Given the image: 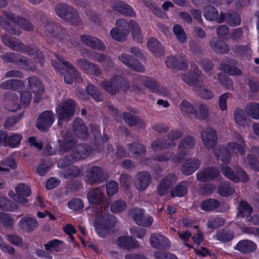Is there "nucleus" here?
Returning <instances> with one entry per match:
<instances>
[{"label": "nucleus", "instance_id": "f257e3e1", "mask_svg": "<svg viewBox=\"0 0 259 259\" xmlns=\"http://www.w3.org/2000/svg\"><path fill=\"white\" fill-rule=\"evenodd\" d=\"M55 11L58 17L73 26H78L82 24L78 11L68 4L61 3L57 4Z\"/></svg>", "mask_w": 259, "mask_h": 259}, {"label": "nucleus", "instance_id": "f03ea898", "mask_svg": "<svg viewBox=\"0 0 259 259\" xmlns=\"http://www.w3.org/2000/svg\"><path fill=\"white\" fill-rule=\"evenodd\" d=\"M75 110L74 101L68 99L61 102L56 108V112L58 116V125H62L63 121H68L73 117Z\"/></svg>", "mask_w": 259, "mask_h": 259}, {"label": "nucleus", "instance_id": "7ed1b4c3", "mask_svg": "<svg viewBox=\"0 0 259 259\" xmlns=\"http://www.w3.org/2000/svg\"><path fill=\"white\" fill-rule=\"evenodd\" d=\"M116 222L113 215H99L95 219L94 226L97 234L101 237H105L109 234V230L115 226Z\"/></svg>", "mask_w": 259, "mask_h": 259}, {"label": "nucleus", "instance_id": "20e7f679", "mask_svg": "<svg viewBox=\"0 0 259 259\" xmlns=\"http://www.w3.org/2000/svg\"><path fill=\"white\" fill-rule=\"evenodd\" d=\"M116 27L110 31L111 36L115 40L123 42L127 39L130 32V21L124 19H119L116 22Z\"/></svg>", "mask_w": 259, "mask_h": 259}, {"label": "nucleus", "instance_id": "39448f33", "mask_svg": "<svg viewBox=\"0 0 259 259\" xmlns=\"http://www.w3.org/2000/svg\"><path fill=\"white\" fill-rule=\"evenodd\" d=\"M55 121V114L51 110H46L38 116L36 126L41 132H47Z\"/></svg>", "mask_w": 259, "mask_h": 259}, {"label": "nucleus", "instance_id": "423d86ee", "mask_svg": "<svg viewBox=\"0 0 259 259\" xmlns=\"http://www.w3.org/2000/svg\"><path fill=\"white\" fill-rule=\"evenodd\" d=\"M104 176L103 169L98 166H92L87 171L85 181L88 185H93L95 183L103 182Z\"/></svg>", "mask_w": 259, "mask_h": 259}, {"label": "nucleus", "instance_id": "0eeeda50", "mask_svg": "<svg viewBox=\"0 0 259 259\" xmlns=\"http://www.w3.org/2000/svg\"><path fill=\"white\" fill-rule=\"evenodd\" d=\"M45 28L47 34L52 37L63 40L66 37V30L58 24L53 22H47Z\"/></svg>", "mask_w": 259, "mask_h": 259}, {"label": "nucleus", "instance_id": "6e6552de", "mask_svg": "<svg viewBox=\"0 0 259 259\" xmlns=\"http://www.w3.org/2000/svg\"><path fill=\"white\" fill-rule=\"evenodd\" d=\"M201 138L205 148L207 149L215 146L218 142L217 132L212 127L203 129L201 133Z\"/></svg>", "mask_w": 259, "mask_h": 259}, {"label": "nucleus", "instance_id": "1a4fd4ad", "mask_svg": "<svg viewBox=\"0 0 259 259\" xmlns=\"http://www.w3.org/2000/svg\"><path fill=\"white\" fill-rule=\"evenodd\" d=\"M132 215L136 224L140 226L148 227L153 222V219L151 217H145L144 210L140 208H134L130 211Z\"/></svg>", "mask_w": 259, "mask_h": 259}, {"label": "nucleus", "instance_id": "9d476101", "mask_svg": "<svg viewBox=\"0 0 259 259\" xmlns=\"http://www.w3.org/2000/svg\"><path fill=\"white\" fill-rule=\"evenodd\" d=\"M152 177L147 171H141L138 172L135 178L134 185L139 191L145 190L151 182Z\"/></svg>", "mask_w": 259, "mask_h": 259}, {"label": "nucleus", "instance_id": "9b49d317", "mask_svg": "<svg viewBox=\"0 0 259 259\" xmlns=\"http://www.w3.org/2000/svg\"><path fill=\"white\" fill-rule=\"evenodd\" d=\"M3 42L14 51L25 53L29 49L20 40L15 37H11L6 34L2 36Z\"/></svg>", "mask_w": 259, "mask_h": 259}, {"label": "nucleus", "instance_id": "f8f14e48", "mask_svg": "<svg viewBox=\"0 0 259 259\" xmlns=\"http://www.w3.org/2000/svg\"><path fill=\"white\" fill-rule=\"evenodd\" d=\"M80 41L85 46L100 51H105L106 47L98 38L88 34H82L80 36Z\"/></svg>", "mask_w": 259, "mask_h": 259}, {"label": "nucleus", "instance_id": "ddd939ff", "mask_svg": "<svg viewBox=\"0 0 259 259\" xmlns=\"http://www.w3.org/2000/svg\"><path fill=\"white\" fill-rule=\"evenodd\" d=\"M118 58L123 64L133 70L139 72H144V67L133 56L122 53L118 56Z\"/></svg>", "mask_w": 259, "mask_h": 259}, {"label": "nucleus", "instance_id": "4468645a", "mask_svg": "<svg viewBox=\"0 0 259 259\" xmlns=\"http://www.w3.org/2000/svg\"><path fill=\"white\" fill-rule=\"evenodd\" d=\"M74 134L77 137L85 140L88 137L89 132L82 119L76 118L72 123Z\"/></svg>", "mask_w": 259, "mask_h": 259}, {"label": "nucleus", "instance_id": "2eb2a0df", "mask_svg": "<svg viewBox=\"0 0 259 259\" xmlns=\"http://www.w3.org/2000/svg\"><path fill=\"white\" fill-rule=\"evenodd\" d=\"M149 241L151 246L155 248L165 249L170 245V242L165 237L158 233L152 234Z\"/></svg>", "mask_w": 259, "mask_h": 259}, {"label": "nucleus", "instance_id": "dca6fc26", "mask_svg": "<svg viewBox=\"0 0 259 259\" xmlns=\"http://www.w3.org/2000/svg\"><path fill=\"white\" fill-rule=\"evenodd\" d=\"M219 175L217 169L210 167L199 171L196 174V178L200 182H205L215 179Z\"/></svg>", "mask_w": 259, "mask_h": 259}, {"label": "nucleus", "instance_id": "f3484780", "mask_svg": "<svg viewBox=\"0 0 259 259\" xmlns=\"http://www.w3.org/2000/svg\"><path fill=\"white\" fill-rule=\"evenodd\" d=\"M200 164L201 161L198 159H187L182 166L181 172L185 176L191 175L199 168Z\"/></svg>", "mask_w": 259, "mask_h": 259}, {"label": "nucleus", "instance_id": "a211bd4d", "mask_svg": "<svg viewBox=\"0 0 259 259\" xmlns=\"http://www.w3.org/2000/svg\"><path fill=\"white\" fill-rule=\"evenodd\" d=\"M165 64L169 68L179 69H183L188 66L187 60L182 56H169L165 61Z\"/></svg>", "mask_w": 259, "mask_h": 259}, {"label": "nucleus", "instance_id": "6ab92c4d", "mask_svg": "<svg viewBox=\"0 0 259 259\" xmlns=\"http://www.w3.org/2000/svg\"><path fill=\"white\" fill-rule=\"evenodd\" d=\"M87 198L90 204H101L104 200L103 193L100 188H94L88 192Z\"/></svg>", "mask_w": 259, "mask_h": 259}, {"label": "nucleus", "instance_id": "aec40b11", "mask_svg": "<svg viewBox=\"0 0 259 259\" xmlns=\"http://www.w3.org/2000/svg\"><path fill=\"white\" fill-rule=\"evenodd\" d=\"M116 244L121 248L126 250L136 248L140 245L137 240L131 236H126L118 238Z\"/></svg>", "mask_w": 259, "mask_h": 259}, {"label": "nucleus", "instance_id": "412c9836", "mask_svg": "<svg viewBox=\"0 0 259 259\" xmlns=\"http://www.w3.org/2000/svg\"><path fill=\"white\" fill-rule=\"evenodd\" d=\"M92 149L87 144L77 145L72 151L76 160L79 161L81 159L88 157L91 153Z\"/></svg>", "mask_w": 259, "mask_h": 259}, {"label": "nucleus", "instance_id": "4be33fe9", "mask_svg": "<svg viewBox=\"0 0 259 259\" xmlns=\"http://www.w3.org/2000/svg\"><path fill=\"white\" fill-rule=\"evenodd\" d=\"M210 48L216 53L225 54L228 53L229 51V46L224 41L212 37L209 42Z\"/></svg>", "mask_w": 259, "mask_h": 259}, {"label": "nucleus", "instance_id": "5701e85b", "mask_svg": "<svg viewBox=\"0 0 259 259\" xmlns=\"http://www.w3.org/2000/svg\"><path fill=\"white\" fill-rule=\"evenodd\" d=\"M123 118L125 122L130 126L138 125L139 128H144L145 127L146 123L142 118L133 115L129 112H124Z\"/></svg>", "mask_w": 259, "mask_h": 259}, {"label": "nucleus", "instance_id": "b1692460", "mask_svg": "<svg viewBox=\"0 0 259 259\" xmlns=\"http://www.w3.org/2000/svg\"><path fill=\"white\" fill-rule=\"evenodd\" d=\"M112 9L124 15L133 17L136 14L133 9L127 4L121 1L114 2Z\"/></svg>", "mask_w": 259, "mask_h": 259}, {"label": "nucleus", "instance_id": "393cba45", "mask_svg": "<svg viewBox=\"0 0 259 259\" xmlns=\"http://www.w3.org/2000/svg\"><path fill=\"white\" fill-rule=\"evenodd\" d=\"M19 227L23 231L30 232L33 231L37 226V222L33 218L24 217L19 222Z\"/></svg>", "mask_w": 259, "mask_h": 259}, {"label": "nucleus", "instance_id": "a878e982", "mask_svg": "<svg viewBox=\"0 0 259 259\" xmlns=\"http://www.w3.org/2000/svg\"><path fill=\"white\" fill-rule=\"evenodd\" d=\"M234 249L242 253H247L254 251L256 249V245L252 241L243 240L239 241Z\"/></svg>", "mask_w": 259, "mask_h": 259}, {"label": "nucleus", "instance_id": "bb28decb", "mask_svg": "<svg viewBox=\"0 0 259 259\" xmlns=\"http://www.w3.org/2000/svg\"><path fill=\"white\" fill-rule=\"evenodd\" d=\"M116 75L111 77L109 80L103 81L101 85L107 93L111 95H115L117 92Z\"/></svg>", "mask_w": 259, "mask_h": 259}, {"label": "nucleus", "instance_id": "cd10ccee", "mask_svg": "<svg viewBox=\"0 0 259 259\" xmlns=\"http://www.w3.org/2000/svg\"><path fill=\"white\" fill-rule=\"evenodd\" d=\"M145 85L150 89L152 92L162 95H167L169 93L168 90L163 88H161L160 84L156 81L150 78H147L144 81Z\"/></svg>", "mask_w": 259, "mask_h": 259}, {"label": "nucleus", "instance_id": "c85d7f7f", "mask_svg": "<svg viewBox=\"0 0 259 259\" xmlns=\"http://www.w3.org/2000/svg\"><path fill=\"white\" fill-rule=\"evenodd\" d=\"M182 79L188 84L196 88L202 86L203 81L199 80V75L193 71L184 74L182 77Z\"/></svg>", "mask_w": 259, "mask_h": 259}, {"label": "nucleus", "instance_id": "c756f323", "mask_svg": "<svg viewBox=\"0 0 259 259\" xmlns=\"http://www.w3.org/2000/svg\"><path fill=\"white\" fill-rule=\"evenodd\" d=\"M213 153L218 159L224 163H229L231 156L228 149L224 146H219L213 149Z\"/></svg>", "mask_w": 259, "mask_h": 259}, {"label": "nucleus", "instance_id": "7c9ffc66", "mask_svg": "<svg viewBox=\"0 0 259 259\" xmlns=\"http://www.w3.org/2000/svg\"><path fill=\"white\" fill-rule=\"evenodd\" d=\"M6 100L8 102L6 108L10 111L14 112L20 108L18 98L14 93H8L6 96Z\"/></svg>", "mask_w": 259, "mask_h": 259}, {"label": "nucleus", "instance_id": "2f4dec72", "mask_svg": "<svg viewBox=\"0 0 259 259\" xmlns=\"http://www.w3.org/2000/svg\"><path fill=\"white\" fill-rule=\"evenodd\" d=\"M27 80L32 92L38 95H41L44 92V87L37 77L31 76L28 77Z\"/></svg>", "mask_w": 259, "mask_h": 259}, {"label": "nucleus", "instance_id": "473e14b6", "mask_svg": "<svg viewBox=\"0 0 259 259\" xmlns=\"http://www.w3.org/2000/svg\"><path fill=\"white\" fill-rule=\"evenodd\" d=\"M76 141L74 138L69 136V133H67L64 138L63 141L60 143V151L68 152L75 146Z\"/></svg>", "mask_w": 259, "mask_h": 259}, {"label": "nucleus", "instance_id": "72a5a7b5", "mask_svg": "<svg viewBox=\"0 0 259 259\" xmlns=\"http://www.w3.org/2000/svg\"><path fill=\"white\" fill-rule=\"evenodd\" d=\"M237 209V217L242 218L245 217L248 218L253 211L252 206L247 202L242 200L240 201Z\"/></svg>", "mask_w": 259, "mask_h": 259}, {"label": "nucleus", "instance_id": "f704fd0d", "mask_svg": "<svg viewBox=\"0 0 259 259\" xmlns=\"http://www.w3.org/2000/svg\"><path fill=\"white\" fill-rule=\"evenodd\" d=\"M175 145L176 143L174 142H167L165 140L157 139L152 143L151 147L153 150L158 151L168 149Z\"/></svg>", "mask_w": 259, "mask_h": 259}, {"label": "nucleus", "instance_id": "c9c22d12", "mask_svg": "<svg viewBox=\"0 0 259 259\" xmlns=\"http://www.w3.org/2000/svg\"><path fill=\"white\" fill-rule=\"evenodd\" d=\"M130 24L134 40L138 43H142L143 37L139 24L134 20H130Z\"/></svg>", "mask_w": 259, "mask_h": 259}, {"label": "nucleus", "instance_id": "e433bc0d", "mask_svg": "<svg viewBox=\"0 0 259 259\" xmlns=\"http://www.w3.org/2000/svg\"><path fill=\"white\" fill-rule=\"evenodd\" d=\"M189 186V184L186 181H183L178 184L171 190L170 192V196L172 197H182L185 196L188 191L187 187Z\"/></svg>", "mask_w": 259, "mask_h": 259}, {"label": "nucleus", "instance_id": "4c0bfd02", "mask_svg": "<svg viewBox=\"0 0 259 259\" xmlns=\"http://www.w3.org/2000/svg\"><path fill=\"white\" fill-rule=\"evenodd\" d=\"M17 65L26 70L34 72L36 70V66L34 62L26 57L20 55Z\"/></svg>", "mask_w": 259, "mask_h": 259}, {"label": "nucleus", "instance_id": "58836bf2", "mask_svg": "<svg viewBox=\"0 0 259 259\" xmlns=\"http://www.w3.org/2000/svg\"><path fill=\"white\" fill-rule=\"evenodd\" d=\"M10 21L11 20L5 18L3 16H0V25L10 34L19 35L20 32L16 30L14 26L11 24Z\"/></svg>", "mask_w": 259, "mask_h": 259}, {"label": "nucleus", "instance_id": "ea45409f", "mask_svg": "<svg viewBox=\"0 0 259 259\" xmlns=\"http://www.w3.org/2000/svg\"><path fill=\"white\" fill-rule=\"evenodd\" d=\"M246 114L253 119H259V104L251 102L245 107Z\"/></svg>", "mask_w": 259, "mask_h": 259}, {"label": "nucleus", "instance_id": "a19ab883", "mask_svg": "<svg viewBox=\"0 0 259 259\" xmlns=\"http://www.w3.org/2000/svg\"><path fill=\"white\" fill-rule=\"evenodd\" d=\"M127 150L132 155H139L145 153V148L141 144L137 142L128 144Z\"/></svg>", "mask_w": 259, "mask_h": 259}, {"label": "nucleus", "instance_id": "79ce46f5", "mask_svg": "<svg viewBox=\"0 0 259 259\" xmlns=\"http://www.w3.org/2000/svg\"><path fill=\"white\" fill-rule=\"evenodd\" d=\"M220 202L218 200L209 198L202 202L201 208L206 211H211L218 208Z\"/></svg>", "mask_w": 259, "mask_h": 259}, {"label": "nucleus", "instance_id": "37998d69", "mask_svg": "<svg viewBox=\"0 0 259 259\" xmlns=\"http://www.w3.org/2000/svg\"><path fill=\"white\" fill-rule=\"evenodd\" d=\"M147 46L149 50L156 56L161 55L163 52V49L160 42L155 39H150L147 42Z\"/></svg>", "mask_w": 259, "mask_h": 259}, {"label": "nucleus", "instance_id": "c03bdc74", "mask_svg": "<svg viewBox=\"0 0 259 259\" xmlns=\"http://www.w3.org/2000/svg\"><path fill=\"white\" fill-rule=\"evenodd\" d=\"M216 238L221 242H227L233 239L234 233L230 230H221L217 232Z\"/></svg>", "mask_w": 259, "mask_h": 259}, {"label": "nucleus", "instance_id": "a18cd8bd", "mask_svg": "<svg viewBox=\"0 0 259 259\" xmlns=\"http://www.w3.org/2000/svg\"><path fill=\"white\" fill-rule=\"evenodd\" d=\"M219 68L220 70L230 75H240L242 73L240 69L226 63L220 64Z\"/></svg>", "mask_w": 259, "mask_h": 259}, {"label": "nucleus", "instance_id": "49530a36", "mask_svg": "<svg viewBox=\"0 0 259 259\" xmlns=\"http://www.w3.org/2000/svg\"><path fill=\"white\" fill-rule=\"evenodd\" d=\"M217 76L219 81L223 87L229 90H234V87L233 81L229 77L221 72L219 73Z\"/></svg>", "mask_w": 259, "mask_h": 259}, {"label": "nucleus", "instance_id": "de8ad7c7", "mask_svg": "<svg viewBox=\"0 0 259 259\" xmlns=\"http://www.w3.org/2000/svg\"><path fill=\"white\" fill-rule=\"evenodd\" d=\"M117 92L126 93L129 90L130 85L127 78L122 76L116 75Z\"/></svg>", "mask_w": 259, "mask_h": 259}, {"label": "nucleus", "instance_id": "09e8293b", "mask_svg": "<svg viewBox=\"0 0 259 259\" xmlns=\"http://www.w3.org/2000/svg\"><path fill=\"white\" fill-rule=\"evenodd\" d=\"M234 120L237 124L240 125H244L246 124L247 117L245 111L236 109L234 111Z\"/></svg>", "mask_w": 259, "mask_h": 259}, {"label": "nucleus", "instance_id": "8fccbe9b", "mask_svg": "<svg viewBox=\"0 0 259 259\" xmlns=\"http://www.w3.org/2000/svg\"><path fill=\"white\" fill-rule=\"evenodd\" d=\"M86 91L96 101L100 102L103 100V96L99 90L93 84H89Z\"/></svg>", "mask_w": 259, "mask_h": 259}, {"label": "nucleus", "instance_id": "3c124183", "mask_svg": "<svg viewBox=\"0 0 259 259\" xmlns=\"http://www.w3.org/2000/svg\"><path fill=\"white\" fill-rule=\"evenodd\" d=\"M127 207L126 203L121 199L113 202L110 207L111 211L114 213H119L124 210Z\"/></svg>", "mask_w": 259, "mask_h": 259}, {"label": "nucleus", "instance_id": "603ef678", "mask_svg": "<svg viewBox=\"0 0 259 259\" xmlns=\"http://www.w3.org/2000/svg\"><path fill=\"white\" fill-rule=\"evenodd\" d=\"M228 147L235 154L239 153L244 155L245 153V144L244 143H237L230 142L228 144Z\"/></svg>", "mask_w": 259, "mask_h": 259}, {"label": "nucleus", "instance_id": "864d4df0", "mask_svg": "<svg viewBox=\"0 0 259 259\" xmlns=\"http://www.w3.org/2000/svg\"><path fill=\"white\" fill-rule=\"evenodd\" d=\"M196 144L195 139L192 136L183 138L179 145V149H187L193 148Z\"/></svg>", "mask_w": 259, "mask_h": 259}, {"label": "nucleus", "instance_id": "5fc2aeb1", "mask_svg": "<svg viewBox=\"0 0 259 259\" xmlns=\"http://www.w3.org/2000/svg\"><path fill=\"white\" fill-rule=\"evenodd\" d=\"M218 192L219 194L223 197L230 196L234 192V189L228 184L223 183L218 188Z\"/></svg>", "mask_w": 259, "mask_h": 259}, {"label": "nucleus", "instance_id": "6e6d98bb", "mask_svg": "<svg viewBox=\"0 0 259 259\" xmlns=\"http://www.w3.org/2000/svg\"><path fill=\"white\" fill-rule=\"evenodd\" d=\"M173 32L180 42L183 43L186 41V34L182 26L178 24L175 25L173 27Z\"/></svg>", "mask_w": 259, "mask_h": 259}, {"label": "nucleus", "instance_id": "4d7b16f0", "mask_svg": "<svg viewBox=\"0 0 259 259\" xmlns=\"http://www.w3.org/2000/svg\"><path fill=\"white\" fill-rule=\"evenodd\" d=\"M16 23L26 31H32L34 29V26L31 23L21 16H17Z\"/></svg>", "mask_w": 259, "mask_h": 259}, {"label": "nucleus", "instance_id": "13d9d810", "mask_svg": "<svg viewBox=\"0 0 259 259\" xmlns=\"http://www.w3.org/2000/svg\"><path fill=\"white\" fill-rule=\"evenodd\" d=\"M75 161H77L75 158L73 153L65 156L63 159L60 160L58 163V165L60 168L66 167Z\"/></svg>", "mask_w": 259, "mask_h": 259}, {"label": "nucleus", "instance_id": "bf43d9fd", "mask_svg": "<svg viewBox=\"0 0 259 259\" xmlns=\"http://www.w3.org/2000/svg\"><path fill=\"white\" fill-rule=\"evenodd\" d=\"M204 17L208 20H217L219 16V13L215 8L213 6H208L204 14Z\"/></svg>", "mask_w": 259, "mask_h": 259}, {"label": "nucleus", "instance_id": "052dcab7", "mask_svg": "<svg viewBox=\"0 0 259 259\" xmlns=\"http://www.w3.org/2000/svg\"><path fill=\"white\" fill-rule=\"evenodd\" d=\"M16 194L28 197L31 193L30 187L25 184H19L16 187Z\"/></svg>", "mask_w": 259, "mask_h": 259}, {"label": "nucleus", "instance_id": "680f3d73", "mask_svg": "<svg viewBox=\"0 0 259 259\" xmlns=\"http://www.w3.org/2000/svg\"><path fill=\"white\" fill-rule=\"evenodd\" d=\"M241 18L239 15L236 13H228L226 23L230 26L234 27L240 24Z\"/></svg>", "mask_w": 259, "mask_h": 259}, {"label": "nucleus", "instance_id": "e2e57ef3", "mask_svg": "<svg viewBox=\"0 0 259 259\" xmlns=\"http://www.w3.org/2000/svg\"><path fill=\"white\" fill-rule=\"evenodd\" d=\"M20 55L12 52H8L2 55L1 58L7 63L17 64Z\"/></svg>", "mask_w": 259, "mask_h": 259}, {"label": "nucleus", "instance_id": "0e129e2a", "mask_svg": "<svg viewBox=\"0 0 259 259\" xmlns=\"http://www.w3.org/2000/svg\"><path fill=\"white\" fill-rule=\"evenodd\" d=\"M68 206L74 211H79L84 206L83 201L80 199L73 198L68 202Z\"/></svg>", "mask_w": 259, "mask_h": 259}, {"label": "nucleus", "instance_id": "69168bd1", "mask_svg": "<svg viewBox=\"0 0 259 259\" xmlns=\"http://www.w3.org/2000/svg\"><path fill=\"white\" fill-rule=\"evenodd\" d=\"M0 220L3 225L9 229H12L13 227L14 218L9 214L2 213L0 216Z\"/></svg>", "mask_w": 259, "mask_h": 259}, {"label": "nucleus", "instance_id": "338daca9", "mask_svg": "<svg viewBox=\"0 0 259 259\" xmlns=\"http://www.w3.org/2000/svg\"><path fill=\"white\" fill-rule=\"evenodd\" d=\"M22 136L19 134H13L8 137L7 146L10 147L18 146L21 141Z\"/></svg>", "mask_w": 259, "mask_h": 259}, {"label": "nucleus", "instance_id": "774afa93", "mask_svg": "<svg viewBox=\"0 0 259 259\" xmlns=\"http://www.w3.org/2000/svg\"><path fill=\"white\" fill-rule=\"evenodd\" d=\"M245 162L251 168L259 171V162L254 155H248L245 160Z\"/></svg>", "mask_w": 259, "mask_h": 259}]
</instances>
